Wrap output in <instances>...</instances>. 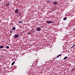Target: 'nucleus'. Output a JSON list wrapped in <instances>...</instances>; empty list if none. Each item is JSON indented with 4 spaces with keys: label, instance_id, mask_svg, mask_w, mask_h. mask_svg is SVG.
I'll return each instance as SVG.
<instances>
[{
    "label": "nucleus",
    "instance_id": "1",
    "mask_svg": "<svg viewBox=\"0 0 75 75\" xmlns=\"http://www.w3.org/2000/svg\"><path fill=\"white\" fill-rule=\"evenodd\" d=\"M46 23L47 24H49V23H54V22L52 21H46Z\"/></svg>",
    "mask_w": 75,
    "mask_h": 75
},
{
    "label": "nucleus",
    "instance_id": "2",
    "mask_svg": "<svg viewBox=\"0 0 75 75\" xmlns=\"http://www.w3.org/2000/svg\"><path fill=\"white\" fill-rule=\"evenodd\" d=\"M15 12L16 14H17L18 12V9H16L15 10Z\"/></svg>",
    "mask_w": 75,
    "mask_h": 75
},
{
    "label": "nucleus",
    "instance_id": "3",
    "mask_svg": "<svg viewBox=\"0 0 75 75\" xmlns=\"http://www.w3.org/2000/svg\"><path fill=\"white\" fill-rule=\"evenodd\" d=\"M18 36H19V35H14V38H17Z\"/></svg>",
    "mask_w": 75,
    "mask_h": 75
},
{
    "label": "nucleus",
    "instance_id": "4",
    "mask_svg": "<svg viewBox=\"0 0 75 75\" xmlns=\"http://www.w3.org/2000/svg\"><path fill=\"white\" fill-rule=\"evenodd\" d=\"M40 30H41V28H38L37 29V31H40Z\"/></svg>",
    "mask_w": 75,
    "mask_h": 75
},
{
    "label": "nucleus",
    "instance_id": "5",
    "mask_svg": "<svg viewBox=\"0 0 75 75\" xmlns=\"http://www.w3.org/2000/svg\"><path fill=\"white\" fill-rule=\"evenodd\" d=\"M53 4L54 5H57V2L56 1H54L53 2Z\"/></svg>",
    "mask_w": 75,
    "mask_h": 75
},
{
    "label": "nucleus",
    "instance_id": "6",
    "mask_svg": "<svg viewBox=\"0 0 75 75\" xmlns=\"http://www.w3.org/2000/svg\"><path fill=\"white\" fill-rule=\"evenodd\" d=\"M5 6L6 7H8V6H10V4H7L5 5Z\"/></svg>",
    "mask_w": 75,
    "mask_h": 75
},
{
    "label": "nucleus",
    "instance_id": "7",
    "mask_svg": "<svg viewBox=\"0 0 75 75\" xmlns=\"http://www.w3.org/2000/svg\"><path fill=\"white\" fill-rule=\"evenodd\" d=\"M62 54H60L58 56H57V58H59V57H60V56H62Z\"/></svg>",
    "mask_w": 75,
    "mask_h": 75
},
{
    "label": "nucleus",
    "instance_id": "8",
    "mask_svg": "<svg viewBox=\"0 0 75 75\" xmlns=\"http://www.w3.org/2000/svg\"><path fill=\"white\" fill-rule=\"evenodd\" d=\"M12 29L13 30H16V27H13L12 28Z\"/></svg>",
    "mask_w": 75,
    "mask_h": 75
},
{
    "label": "nucleus",
    "instance_id": "9",
    "mask_svg": "<svg viewBox=\"0 0 75 75\" xmlns=\"http://www.w3.org/2000/svg\"><path fill=\"white\" fill-rule=\"evenodd\" d=\"M3 46H0V48L1 49V48H3Z\"/></svg>",
    "mask_w": 75,
    "mask_h": 75
},
{
    "label": "nucleus",
    "instance_id": "10",
    "mask_svg": "<svg viewBox=\"0 0 75 75\" xmlns=\"http://www.w3.org/2000/svg\"><path fill=\"white\" fill-rule=\"evenodd\" d=\"M14 63H15V62L14 61L12 63L11 65H14Z\"/></svg>",
    "mask_w": 75,
    "mask_h": 75
},
{
    "label": "nucleus",
    "instance_id": "11",
    "mask_svg": "<svg viewBox=\"0 0 75 75\" xmlns=\"http://www.w3.org/2000/svg\"><path fill=\"white\" fill-rule=\"evenodd\" d=\"M32 34V33L31 32H29L28 33V34L29 35H30V34Z\"/></svg>",
    "mask_w": 75,
    "mask_h": 75
},
{
    "label": "nucleus",
    "instance_id": "12",
    "mask_svg": "<svg viewBox=\"0 0 75 75\" xmlns=\"http://www.w3.org/2000/svg\"><path fill=\"white\" fill-rule=\"evenodd\" d=\"M68 58V57H65L64 58V59H67V58Z\"/></svg>",
    "mask_w": 75,
    "mask_h": 75
},
{
    "label": "nucleus",
    "instance_id": "13",
    "mask_svg": "<svg viewBox=\"0 0 75 75\" xmlns=\"http://www.w3.org/2000/svg\"><path fill=\"white\" fill-rule=\"evenodd\" d=\"M64 20H67V18L65 17L63 19Z\"/></svg>",
    "mask_w": 75,
    "mask_h": 75
},
{
    "label": "nucleus",
    "instance_id": "14",
    "mask_svg": "<svg viewBox=\"0 0 75 75\" xmlns=\"http://www.w3.org/2000/svg\"><path fill=\"white\" fill-rule=\"evenodd\" d=\"M6 48H7L8 49V48H9V46H7L6 47Z\"/></svg>",
    "mask_w": 75,
    "mask_h": 75
},
{
    "label": "nucleus",
    "instance_id": "15",
    "mask_svg": "<svg viewBox=\"0 0 75 75\" xmlns=\"http://www.w3.org/2000/svg\"><path fill=\"white\" fill-rule=\"evenodd\" d=\"M19 23H23V22H22L21 21H19Z\"/></svg>",
    "mask_w": 75,
    "mask_h": 75
},
{
    "label": "nucleus",
    "instance_id": "16",
    "mask_svg": "<svg viewBox=\"0 0 75 75\" xmlns=\"http://www.w3.org/2000/svg\"><path fill=\"white\" fill-rule=\"evenodd\" d=\"M74 46H75V45H73L72 46V47H71V48H72L73 47H74Z\"/></svg>",
    "mask_w": 75,
    "mask_h": 75
},
{
    "label": "nucleus",
    "instance_id": "17",
    "mask_svg": "<svg viewBox=\"0 0 75 75\" xmlns=\"http://www.w3.org/2000/svg\"><path fill=\"white\" fill-rule=\"evenodd\" d=\"M12 32H13V31H12L11 30V31H10V33H12Z\"/></svg>",
    "mask_w": 75,
    "mask_h": 75
},
{
    "label": "nucleus",
    "instance_id": "18",
    "mask_svg": "<svg viewBox=\"0 0 75 75\" xmlns=\"http://www.w3.org/2000/svg\"><path fill=\"white\" fill-rule=\"evenodd\" d=\"M18 16H21V13H19Z\"/></svg>",
    "mask_w": 75,
    "mask_h": 75
},
{
    "label": "nucleus",
    "instance_id": "19",
    "mask_svg": "<svg viewBox=\"0 0 75 75\" xmlns=\"http://www.w3.org/2000/svg\"><path fill=\"white\" fill-rule=\"evenodd\" d=\"M51 63H49L48 64H47V65H50V64Z\"/></svg>",
    "mask_w": 75,
    "mask_h": 75
},
{
    "label": "nucleus",
    "instance_id": "20",
    "mask_svg": "<svg viewBox=\"0 0 75 75\" xmlns=\"http://www.w3.org/2000/svg\"><path fill=\"white\" fill-rule=\"evenodd\" d=\"M47 62H46L45 64H46V63H47Z\"/></svg>",
    "mask_w": 75,
    "mask_h": 75
},
{
    "label": "nucleus",
    "instance_id": "21",
    "mask_svg": "<svg viewBox=\"0 0 75 75\" xmlns=\"http://www.w3.org/2000/svg\"><path fill=\"white\" fill-rule=\"evenodd\" d=\"M18 13H20V12H18Z\"/></svg>",
    "mask_w": 75,
    "mask_h": 75
},
{
    "label": "nucleus",
    "instance_id": "22",
    "mask_svg": "<svg viewBox=\"0 0 75 75\" xmlns=\"http://www.w3.org/2000/svg\"><path fill=\"white\" fill-rule=\"evenodd\" d=\"M0 1H1V0H0Z\"/></svg>",
    "mask_w": 75,
    "mask_h": 75
}]
</instances>
